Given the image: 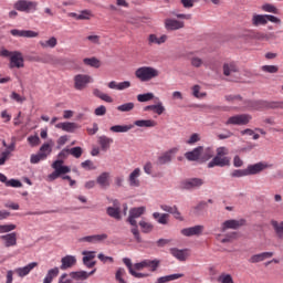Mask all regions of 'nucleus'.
I'll use <instances>...</instances> for the list:
<instances>
[{
  "label": "nucleus",
  "mask_w": 283,
  "mask_h": 283,
  "mask_svg": "<svg viewBox=\"0 0 283 283\" xmlns=\"http://www.w3.org/2000/svg\"><path fill=\"white\" fill-rule=\"evenodd\" d=\"M213 148L198 146L192 150L185 153V158L186 160H189V163H207L213 158Z\"/></svg>",
  "instance_id": "nucleus-1"
},
{
  "label": "nucleus",
  "mask_w": 283,
  "mask_h": 283,
  "mask_svg": "<svg viewBox=\"0 0 283 283\" xmlns=\"http://www.w3.org/2000/svg\"><path fill=\"white\" fill-rule=\"evenodd\" d=\"M70 154H72V149L70 148L63 149L59 154L60 159L55 160L52 164L54 171L49 176L50 180H56V178H59L60 176H65V174H70L71 171L70 167L63 166V159H62V158H65V156H70Z\"/></svg>",
  "instance_id": "nucleus-2"
},
{
  "label": "nucleus",
  "mask_w": 283,
  "mask_h": 283,
  "mask_svg": "<svg viewBox=\"0 0 283 283\" xmlns=\"http://www.w3.org/2000/svg\"><path fill=\"white\" fill-rule=\"evenodd\" d=\"M135 76L142 83H147L154 78H158L160 76V71L154 66H142L135 71Z\"/></svg>",
  "instance_id": "nucleus-3"
},
{
  "label": "nucleus",
  "mask_w": 283,
  "mask_h": 283,
  "mask_svg": "<svg viewBox=\"0 0 283 283\" xmlns=\"http://www.w3.org/2000/svg\"><path fill=\"white\" fill-rule=\"evenodd\" d=\"M275 23L276 25H282V19L273 14H259L254 13L251 19V23L254 28H260V25H266L268 23Z\"/></svg>",
  "instance_id": "nucleus-4"
},
{
  "label": "nucleus",
  "mask_w": 283,
  "mask_h": 283,
  "mask_svg": "<svg viewBox=\"0 0 283 283\" xmlns=\"http://www.w3.org/2000/svg\"><path fill=\"white\" fill-rule=\"evenodd\" d=\"M94 83V77L88 74H77L74 76V87L78 92L86 90L87 85Z\"/></svg>",
  "instance_id": "nucleus-5"
},
{
  "label": "nucleus",
  "mask_w": 283,
  "mask_h": 283,
  "mask_svg": "<svg viewBox=\"0 0 283 283\" xmlns=\"http://www.w3.org/2000/svg\"><path fill=\"white\" fill-rule=\"evenodd\" d=\"M39 3L34 2V1H30V0H18L14 3V8L15 10H18L19 12H36V8H38Z\"/></svg>",
  "instance_id": "nucleus-6"
},
{
  "label": "nucleus",
  "mask_w": 283,
  "mask_h": 283,
  "mask_svg": "<svg viewBox=\"0 0 283 283\" xmlns=\"http://www.w3.org/2000/svg\"><path fill=\"white\" fill-rule=\"evenodd\" d=\"M273 166L266 161H259L256 164L248 165L245 168L248 171V176H258L262 174L265 169H271Z\"/></svg>",
  "instance_id": "nucleus-7"
},
{
  "label": "nucleus",
  "mask_w": 283,
  "mask_h": 283,
  "mask_svg": "<svg viewBox=\"0 0 283 283\" xmlns=\"http://www.w3.org/2000/svg\"><path fill=\"white\" fill-rule=\"evenodd\" d=\"M160 266V260L154 259H145L142 262L135 263L134 269L135 271H143V269H149V271H156Z\"/></svg>",
  "instance_id": "nucleus-8"
},
{
  "label": "nucleus",
  "mask_w": 283,
  "mask_h": 283,
  "mask_svg": "<svg viewBox=\"0 0 283 283\" xmlns=\"http://www.w3.org/2000/svg\"><path fill=\"white\" fill-rule=\"evenodd\" d=\"M179 150H180V148H178V147H172V148L166 150L157 158V165H160V166L169 165V163H171V160H174V158H176V154H178Z\"/></svg>",
  "instance_id": "nucleus-9"
},
{
  "label": "nucleus",
  "mask_w": 283,
  "mask_h": 283,
  "mask_svg": "<svg viewBox=\"0 0 283 283\" xmlns=\"http://www.w3.org/2000/svg\"><path fill=\"white\" fill-rule=\"evenodd\" d=\"M252 107L253 109H283V102L256 101Z\"/></svg>",
  "instance_id": "nucleus-10"
},
{
  "label": "nucleus",
  "mask_w": 283,
  "mask_h": 283,
  "mask_svg": "<svg viewBox=\"0 0 283 283\" xmlns=\"http://www.w3.org/2000/svg\"><path fill=\"white\" fill-rule=\"evenodd\" d=\"M9 67L10 70H14V67L21 70V67H25V60L23 59L22 52L13 51L10 57Z\"/></svg>",
  "instance_id": "nucleus-11"
},
{
  "label": "nucleus",
  "mask_w": 283,
  "mask_h": 283,
  "mask_svg": "<svg viewBox=\"0 0 283 283\" xmlns=\"http://www.w3.org/2000/svg\"><path fill=\"white\" fill-rule=\"evenodd\" d=\"M251 118L252 117L249 114L233 115L228 118L226 125H249V123H251Z\"/></svg>",
  "instance_id": "nucleus-12"
},
{
  "label": "nucleus",
  "mask_w": 283,
  "mask_h": 283,
  "mask_svg": "<svg viewBox=\"0 0 283 283\" xmlns=\"http://www.w3.org/2000/svg\"><path fill=\"white\" fill-rule=\"evenodd\" d=\"M112 205L106 208V213L109 218H114V220H122L123 216L120 214V201L118 199H113Z\"/></svg>",
  "instance_id": "nucleus-13"
},
{
  "label": "nucleus",
  "mask_w": 283,
  "mask_h": 283,
  "mask_svg": "<svg viewBox=\"0 0 283 283\" xmlns=\"http://www.w3.org/2000/svg\"><path fill=\"white\" fill-rule=\"evenodd\" d=\"M147 211V208L145 206H140L137 208H132L129 210V216L127 218V222L132 227H136V219L140 218V216H145V212Z\"/></svg>",
  "instance_id": "nucleus-14"
},
{
  "label": "nucleus",
  "mask_w": 283,
  "mask_h": 283,
  "mask_svg": "<svg viewBox=\"0 0 283 283\" xmlns=\"http://www.w3.org/2000/svg\"><path fill=\"white\" fill-rule=\"evenodd\" d=\"M231 165V158L214 156L212 160L208 163V169H213V167H229Z\"/></svg>",
  "instance_id": "nucleus-15"
},
{
  "label": "nucleus",
  "mask_w": 283,
  "mask_h": 283,
  "mask_svg": "<svg viewBox=\"0 0 283 283\" xmlns=\"http://www.w3.org/2000/svg\"><path fill=\"white\" fill-rule=\"evenodd\" d=\"M245 224L247 220L244 219H230L221 224V231L224 233V231H227L228 229H240V227H244Z\"/></svg>",
  "instance_id": "nucleus-16"
},
{
  "label": "nucleus",
  "mask_w": 283,
  "mask_h": 283,
  "mask_svg": "<svg viewBox=\"0 0 283 283\" xmlns=\"http://www.w3.org/2000/svg\"><path fill=\"white\" fill-rule=\"evenodd\" d=\"M164 25L168 32H175L176 30H182V28H185V22L168 18L164 21Z\"/></svg>",
  "instance_id": "nucleus-17"
},
{
  "label": "nucleus",
  "mask_w": 283,
  "mask_h": 283,
  "mask_svg": "<svg viewBox=\"0 0 283 283\" xmlns=\"http://www.w3.org/2000/svg\"><path fill=\"white\" fill-rule=\"evenodd\" d=\"M82 255V262L86 269H94V266H96V261H94L96 258V251H83Z\"/></svg>",
  "instance_id": "nucleus-18"
},
{
  "label": "nucleus",
  "mask_w": 283,
  "mask_h": 283,
  "mask_svg": "<svg viewBox=\"0 0 283 283\" xmlns=\"http://www.w3.org/2000/svg\"><path fill=\"white\" fill-rule=\"evenodd\" d=\"M96 182L101 189H109L112 185V174L107 171L99 174L96 178Z\"/></svg>",
  "instance_id": "nucleus-19"
},
{
  "label": "nucleus",
  "mask_w": 283,
  "mask_h": 283,
  "mask_svg": "<svg viewBox=\"0 0 283 283\" xmlns=\"http://www.w3.org/2000/svg\"><path fill=\"white\" fill-rule=\"evenodd\" d=\"M36 266H39L38 262H31L25 266L15 269L14 273L18 275V277H27V275H30V273H32Z\"/></svg>",
  "instance_id": "nucleus-20"
},
{
  "label": "nucleus",
  "mask_w": 283,
  "mask_h": 283,
  "mask_svg": "<svg viewBox=\"0 0 283 283\" xmlns=\"http://www.w3.org/2000/svg\"><path fill=\"white\" fill-rule=\"evenodd\" d=\"M202 231H205V226L198 224L190 228L181 229V235H185L186 238H191L193 235H202Z\"/></svg>",
  "instance_id": "nucleus-21"
},
{
  "label": "nucleus",
  "mask_w": 283,
  "mask_h": 283,
  "mask_svg": "<svg viewBox=\"0 0 283 283\" xmlns=\"http://www.w3.org/2000/svg\"><path fill=\"white\" fill-rule=\"evenodd\" d=\"M10 33L12 36H21L23 39H36V36H39V32L32 30L13 29L10 31Z\"/></svg>",
  "instance_id": "nucleus-22"
},
{
  "label": "nucleus",
  "mask_w": 283,
  "mask_h": 283,
  "mask_svg": "<svg viewBox=\"0 0 283 283\" xmlns=\"http://www.w3.org/2000/svg\"><path fill=\"white\" fill-rule=\"evenodd\" d=\"M143 171L140 168H135L128 176L129 187H140V175Z\"/></svg>",
  "instance_id": "nucleus-23"
},
{
  "label": "nucleus",
  "mask_w": 283,
  "mask_h": 283,
  "mask_svg": "<svg viewBox=\"0 0 283 283\" xmlns=\"http://www.w3.org/2000/svg\"><path fill=\"white\" fill-rule=\"evenodd\" d=\"M205 185V179L202 178H190L182 182L184 189H199Z\"/></svg>",
  "instance_id": "nucleus-24"
},
{
  "label": "nucleus",
  "mask_w": 283,
  "mask_h": 283,
  "mask_svg": "<svg viewBox=\"0 0 283 283\" xmlns=\"http://www.w3.org/2000/svg\"><path fill=\"white\" fill-rule=\"evenodd\" d=\"M107 238H108L107 233L93 234V235L83 237L81 239V242H90L91 244H96L98 242H105Z\"/></svg>",
  "instance_id": "nucleus-25"
},
{
  "label": "nucleus",
  "mask_w": 283,
  "mask_h": 283,
  "mask_svg": "<svg viewBox=\"0 0 283 283\" xmlns=\"http://www.w3.org/2000/svg\"><path fill=\"white\" fill-rule=\"evenodd\" d=\"M134 129V124L114 125L109 127L112 134H127Z\"/></svg>",
  "instance_id": "nucleus-26"
},
{
  "label": "nucleus",
  "mask_w": 283,
  "mask_h": 283,
  "mask_svg": "<svg viewBox=\"0 0 283 283\" xmlns=\"http://www.w3.org/2000/svg\"><path fill=\"white\" fill-rule=\"evenodd\" d=\"M170 253L172 258L179 260V262H185L187 258H189V253H187V249L180 250L178 248H171Z\"/></svg>",
  "instance_id": "nucleus-27"
},
{
  "label": "nucleus",
  "mask_w": 283,
  "mask_h": 283,
  "mask_svg": "<svg viewBox=\"0 0 283 283\" xmlns=\"http://www.w3.org/2000/svg\"><path fill=\"white\" fill-rule=\"evenodd\" d=\"M96 273V269H93L91 272H86V271H76V272H72V280H77L83 282V280H87V277H90V275H94Z\"/></svg>",
  "instance_id": "nucleus-28"
},
{
  "label": "nucleus",
  "mask_w": 283,
  "mask_h": 283,
  "mask_svg": "<svg viewBox=\"0 0 283 283\" xmlns=\"http://www.w3.org/2000/svg\"><path fill=\"white\" fill-rule=\"evenodd\" d=\"M167 34H163L158 38L156 34L148 35V44L149 45H163V43H167Z\"/></svg>",
  "instance_id": "nucleus-29"
},
{
  "label": "nucleus",
  "mask_w": 283,
  "mask_h": 283,
  "mask_svg": "<svg viewBox=\"0 0 283 283\" xmlns=\"http://www.w3.org/2000/svg\"><path fill=\"white\" fill-rule=\"evenodd\" d=\"M0 239L3 240L4 247L7 248L17 247V232L1 235Z\"/></svg>",
  "instance_id": "nucleus-30"
},
{
  "label": "nucleus",
  "mask_w": 283,
  "mask_h": 283,
  "mask_svg": "<svg viewBox=\"0 0 283 283\" xmlns=\"http://www.w3.org/2000/svg\"><path fill=\"white\" fill-rule=\"evenodd\" d=\"M238 64L235 62H230L223 64V74L224 76H233V74H238Z\"/></svg>",
  "instance_id": "nucleus-31"
},
{
  "label": "nucleus",
  "mask_w": 283,
  "mask_h": 283,
  "mask_svg": "<svg viewBox=\"0 0 283 283\" xmlns=\"http://www.w3.org/2000/svg\"><path fill=\"white\" fill-rule=\"evenodd\" d=\"M98 143L102 151H107L109 149L112 143H114V139L112 137H107L105 135H102L98 137Z\"/></svg>",
  "instance_id": "nucleus-32"
},
{
  "label": "nucleus",
  "mask_w": 283,
  "mask_h": 283,
  "mask_svg": "<svg viewBox=\"0 0 283 283\" xmlns=\"http://www.w3.org/2000/svg\"><path fill=\"white\" fill-rule=\"evenodd\" d=\"M72 17L77 21H90L94 14L90 10H83L80 13H72Z\"/></svg>",
  "instance_id": "nucleus-33"
},
{
  "label": "nucleus",
  "mask_w": 283,
  "mask_h": 283,
  "mask_svg": "<svg viewBox=\"0 0 283 283\" xmlns=\"http://www.w3.org/2000/svg\"><path fill=\"white\" fill-rule=\"evenodd\" d=\"M136 127H146V128H150V127H156V125H158V123H156V120L154 119H137L134 122V124Z\"/></svg>",
  "instance_id": "nucleus-34"
},
{
  "label": "nucleus",
  "mask_w": 283,
  "mask_h": 283,
  "mask_svg": "<svg viewBox=\"0 0 283 283\" xmlns=\"http://www.w3.org/2000/svg\"><path fill=\"white\" fill-rule=\"evenodd\" d=\"M153 218L157 220L158 224H167L169 222V214L167 213L154 212Z\"/></svg>",
  "instance_id": "nucleus-35"
},
{
  "label": "nucleus",
  "mask_w": 283,
  "mask_h": 283,
  "mask_svg": "<svg viewBox=\"0 0 283 283\" xmlns=\"http://www.w3.org/2000/svg\"><path fill=\"white\" fill-rule=\"evenodd\" d=\"M59 276V268H53L48 271L46 276L43 280V283H52L54 277Z\"/></svg>",
  "instance_id": "nucleus-36"
},
{
  "label": "nucleus",
  "mask_w": 283,
  "mask_h": 283,
  "mask_svg": "<svg viewBox=\"0 0 283 283\" xmlns=\"http://www.w3.org/2000/svg\"><path fill=\"white\" fill-rule=\"evenodd\" d=\"M262 12H269L270 14H280V9L271 3H264L261 7Z\"/></svg>",
  "instance_id": "nucleus-37"
},
{
  "label": "nucleus",
  "mask_w": 283,
  "mask_h": 283,
  "mask_svg": "<svg viewBox=\"0 0 283 283\" xmlns=\"http://www.w3.org/2000/svg\"><path fill=\"white\" fill-rule=\"evenodd\" d=\"M83 63L85 65H88V67H95V69L101 67V60H98L96 57H85L83 60Z\"/></svg>",
  "instance_id": "nucleus-38"
},
{
  "label": "nucleus",
  "mask_w": 283,
  "mask_h": 283,
  "mask_svg": "<svg viewBox=\"0 0 283 283\" xmlns=\"http://www.w3.org/2000/svg\"><path fill=\"white\" fill-rule=\"evenodd\" d=\"M154 98H156L154 93H144L137 95L138 103H149V101H154Z\"/></svg>",
  "instance_id": "nucleus-39"
},
{
  "label": "nucleus",
  "mask_w": 283,
  "mask_h": 283,
  "mask_svg": "<svg viewBox=\"0 0 283 283\" xmlns=\"http://www.w3.org/2000/svg\"><path fill=\"white\" fill-rule=\"evenodd\" d=\"M126 275H127V271H125L124 268H118L115 273V279L117 280L118 283H127V281H125Z\"/></svg>",
  "instance_id": "nucleus-40"
},
{
  "label": "nucleus",
  "mask_w": 283,
  "mask_h": 283,
  "mask_svg": "<svg viewBox=\"0 0 283 283\" xmlns=\"http://www.w3.org/2000/svg\"><path fill=\"white\" fill-rule=\"evenodd\" d=\"M45 158H48V154L39 153L36 155H31L30 163L32 165H36V164L41 163V160H45Z\"/></svg>",
  "instance_id": "nucleus-41"
},
{
  "label": "nucleus",
  "mask_w": 283,
  "mask_h": 283,
  "mask_svg": "<svg viewBox=\"0 0 283 283\" xmlns=\"http://www.w3.org/2000/svg\"><path fill=\"white\" fill-rule=\"evenodd\" d=\"M139 227L144 233H151L154 231V224L145 220L139 221Z\"/></svg>",
  "instance_id": "nucleus-42"
},
{
  "label": "nucleus",
  "mask_w": 283,
  "mask_h": 283,
  "mask_svg": "<svg viewBox=\"0 0 283 283\" xmlns=\"http://www.w3.org/2000/svg\"><path fill=\"white\" fill-rule=\"evenodd\" d=\"M61 266L60 269L62 271H65L66 269H71L72 268V255H66L64 258H62L61 260Z\"/></svg>",
  "instance_id": "nucleus-43"
},
{
  "label": "nucleus",
  "mask_w": 283,
  "mask_h": 283,
  "mask_svg": "<svg viewBox=\"0 0 283 283\" xmlns=\"http://www.w3.org/2000/svg\"><path fill=\"white\" fill-rule=\"evenodd\" d=\"M271 224H272L275 233L279 235V238H282L283 237V221L280 223L275 220H272Z\"/></svg>",
  "instance_id": "nucleus-44"
},
{
  "label": "nucleus",
  "mask_w": 283,
  "mask_h": 283,
  "mask_svg": "<svg viewBox=\"0 0 283 283\" xmlns=\"http://www.w3.org/2000/svg\"><path fill=\"white\" fill-rule=\"evenodd\" d=\"M57 40L56 38L52 36L46 41H40V45L41 48H56L57 44Z\"/></svg>",
  "instance_id": "nucleus-45"
},
{
  "label": "nucleus",
  "mask_w": 283,
  "mask_h": 283,
  "mask_svg": "<svg viewBox=\"0 0 283 283\" xmlns=\"http://www.w3.org/2000/svg\"><path fill=\"white\" fill-rule=\"evenodd\" d=\"M247 176H249V172L245 169H235L231 172V178H245Z\"/></svg>",
  "instance_id": "nucleus-46"
},
{
  "label": "nucleus",
  "mask_w": 283,
  "mask_h": 283,
  "mask_svg": "<svg viewBox=\"0 0 283 283\" xmlns=\"http://www.w3.org/2000/svg\"><path fill=\"white\" fill-rule=\"evenodd\" d=\"M261 70L266 74H277L280 69L277 67V65H263Z\"/></svg>",
  "instance_id": "nucleus-47"
},
{
  "label": "nucleus",
  "mask_w": 283,
  "mask_h": 283,
  "mask_svg": "<svg viewBox=\"0 0 283 283\" xmlns=\"http://www.w3.org/2000/svg\"><path fill=\"white\" fill-rule=\"evenodd\" d=\"M134 107H135L134 102H128V103L117 106V111L118 112H132V109H134Z\"/></svg>",
  "instance_id": "nucleus-48"
},
{
  "label": "nucleus",
  "mask_w": 283,
  "mask_h": 283,
  "mask_svg": "<svg viewBox=\"0 0 283 283\" xmlns=\"http://www.w3.org/2000/svg\"><path fill=\"white\" fill-rule=\"evenodd\" d=\"M81 167H82L83 169H85L86 171H92V170L96 169V166H94V161H93V160H90V159L83 161V163L81 164Z\"/></svg>",
  "instance_id": "nucleus-49"
},
{
  "label": "nucleus",
  "mask_w": 283,
  "mask_h": 283,
  "mask_svg": "<svg viewBox=\"0 0 283 283\" xmlns=\"http://www.w3.org/2000/svg\"><path fill=\"white\" fill-rule=\"evenodd\" d=\"M154 114H157V116H163V114H165V105L163 104V102H158L157 104H155V108H154Z\"/></svg>",
  "instance_id": "nucleus-50"
},
{
  "label": "nucleus",
  "mask_w": 283,
  "mask_h": 283,
  "mask_svg": "<svg viewBox=\"0 0 283 283\" xmlns=\"http://www.w3.org/2000/svg\"><path fill=\"white\" fill-rule=\"evenodd\" d=\"M218 282L219 283H234L233 282V276H231V274H221L219 277H218Z\"/></svg>",
  "instance_id": "nucleus-51"
},
{
  "label": "nucleus",
  "mask_w": 283,
  "mask_h": 283,
  "mask_svg": "<svg viewBox=\"0 0 283 283\" xmlns=\"http://www.w3.org/2000/svg\"><path fill=\"white\" fill-rule=\"evenodd\" d=\"M28 143L31 145V147H38V145H41V138L39 136H29L28 137Z\"/></svg>",
  "instance_id": "nucleus-52"
},
{
  "label": "nucleus",
  "mask_w": 283,
  "mask_h": 283,
  "mask_svg": "<svg viewBox=\"0 0 283 283\" xmlns=\"http://www.w3.org/2000/svg\"><path fill=\"white\" fill-rule=\"evenodd\" d=\"M130 232L133 233L136 242H143V239L140 238V231H138V222H136V226H133Z\"/></svg>",
  "instance_id": "nucleus-53"
},
{
  "label": "nucleus",
  "mask_w": 283,
  "mask_h": 283,
  "mask_svg": "<svg viewBox=\"0 0 283 283\" xmlns=\"http://www.w3.org/2000/svg\"><path fill=\"white\" fill-rule=\"evenodd\" d=\"M56 129H62L63 132H72V123H59L55 125Z\"/></svg>",
  "instance_id": "nucleus-54"
},
{
  "label": "nucleus",
  "mask_w": 283,
  "mask_h": 283,
  "mask_svg": "<svg viewBox=\"0 0 283 283\" xmlns=\"http://www.w3.org/2000/svg\"><path fill=\"white\" fill-rule=\"evenodd\" d=\"M17 229V224H4L0 226V233H10V231H14Z\"/></svg>",
  "instance_id": "nucleus-55"
},
{
  "label": "nucleus",
  "mask_w": 283,
  "mask_h": 283,
  "mask_svg": "<svg viewBox=\"0 0 283 283\" xmlns=\"http://www.w3.org/2000/svg\"><path fill=\"white\" fill-rule=\"evenodd\" d=\"M6 187H13L15 189H19L23 187V184H21L19 179H10V180H7Z\"/></svg>",
  "instance_id": "nucleus-56"
},
{
  "label": "nucleus",
  "mask_w": 283,
  "mask_h": 283,
  "mask_svg": "<svg viewBox=\"0 0 283 283\" xmlns=\"http://www.w3.org/2000/svg\"><path fill=\"white\" fill-rule=\"evenodd\" d=\"M86 41H90V43H93L94 45H101V35L91 34L86 36Z\"/></svg>",
  "instance_id": "nucleus-57"
},
{
  "label": "nucleus",
  "mask_w": 283,
  "mask_h": 283,
  "mask_svg": "<svg viewBox=\"0 0 283 283\" xmlns=\"http://www.w3.org/2000/svg\"><path fill=\"white\" fill-rule=\"evenodd\" d=\"M192 94L195 98H205V96H207L206 93H200V85H195L192 87Z\"/></svg>",
  "instance_id": "nucleus-58"
},
{
  "label": "nucleus",
  "mask_w": 283,
  "mask_h": 283,
  "mask_svg": "<svg viewBox=\"0 0 283 283\" xmlns=\"http://www.w3.org/2000/svg\"><path fill=\"white\" fill-rule=\"evenodd\" d=\"M196 143H200V135L195 133L192 134L188 140H186L187 145H196Z\"/></svg>",
  "instance_id": "nucleus-59"
},
{
  "label": "nucleus",
  "mask_w": 283,
  "mask_h": 283,
  "mask_svg": "<svg viewBox=\"0 0 283 283\" xmlns=\"http://www.w3.org/2000/svg\"><path fill=\"white\" fill-rule=\"evenodd\" d=\"M129 87H132V82H129V81H124V82L117 83L118 92H123V90H129Z\"/></svg>",
  "instance_id": "nucleus-60"
},
{
  "label": "nucleus",
  "mask_w": 283,
  "mask_h": 283,
  "mask_svg": "<svg viewBox=\"0 0 283 283\" xmlns=\"http://www.w3.org/2000/svg\"><path fill=\"white\" fill-rule=\"evenodd\" d=\"M95 116H105L107 114V107L105 105H101L94 111Z\"/></svg>",
  "instance_id": "nucleus-61"
},
{
  "label": "nucleus",
  "mask_w": 283,
  "mask_h": 283,
  "mask_svg": "<svg viewBox=\"0 0 283 283\" xmlns=\"http://www.w3.org/2000/svg\"><path fill=\"white\" fill-rule=\"evenodd\" d=\"M250 264H258V262H264V259H262V254H253L250 259H249Z\"/></svg>",
  "instance_id": "nucleus-62"
},
{
  "label": "nucleus",
  "mask_w": 283,
  "mask_h": 283,
  "mask_svg": "<svg viewBox=\"0 0 283 283\" xmlns=\"http://www.w3.org/2000/svg\"><path fill=\"white\" fill-rule=\"evenodd\" d=\"M176 206H169V205H161L160 209L161 211H166V213H174V211H176Z\"/></svg>",
  "instance_id": "nucleus-63"
},
{
  "label": "nucleus",
  "mask_w": 283,
  "mask_h": 283,
  "mask_svg": "<svg viewBox=\"0 0 283 283\" xmlns=\"http://www.w3.org/2000/svg\"><path fill=\"white\" fill-rule=\"evenodd\" d=\"M72 156L74 158H81V156H83V148H81V147H73L72 148Z\"/></svg>",
  "instance_id": "nucleus-64"
}]
</instances>
